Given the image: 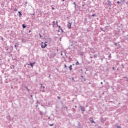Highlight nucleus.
I'll return each mask as SVG.
<instances>
[{
	"label": "nucleus",
	"instance_id": "obj_1",
	"mask_svg": "<svg viewBox=\"0 0 128 128\" xmlns=\"http://www.w3.org/2000/svg\"><path fill=\"white\" fill-rule=\"evenodd\" d=\"M47 43H48V42H46L45 43L42 42V44H41V48H45L46 47V46H48V44H46Z\"/></svg>",
	"mask_w": 128,
	"mask_h": 128
},
{
	"label": "nucleus",
	"instance_id": "obj_2",
	"mask_svg": "<svg viewBox=\"0 0 128 128\" xmlns=\"http://www.w3.org/2000/svg\"><path fill=\"white\" fill-rule=\"evenodd\" d=\"M40 86H41V88H40V92H44V86H42V84H40Z\"/></svg>",
	"mask_w": 128,
	"mask_h": 128
},
{
	"label": "nucleus",
	"instance_id": "obj_3",
	"mask_svg": "<svg viewBox=\"0 0 128 128\" xmlns=\"http://www.w3.org/2000/svg\"><path fill=\"white\" fill-rule=\"evenodd\" d=\"M67 26L68 28H69V30H70V28H72V23L70 22H68V24H67Z\"/></svg>",
	"mask_w": 128,
	"mask_h": 128
},
{
	"label": "nucleus",
	"instance_id": "obj_4",
	"mask_svg": "<svg viewBox=\"0 0 128 128\" xmlns=\"http://www.w3.org/2000/svg\"><path fill=\"white\" fill-rule=\"evenodd\" d=\"M80 108L82 112H84V110H86L84 106H80Z\"/></svg>",
	"mask_w": 128,
	"mask_h": 128
},
{
	"label": "nucleus",
	"instance_id": "obj_5",
	"mask_svg": "<svg viewBox=\"0 0 128 128\" xmlns=\"http://www.w3.org/2000/svg\"><path fill=\"white\" fill-rule=\"evenodd\" d=\"M34 64H36L35 62H32V63H30L29 64H28V66H32V68L34 67Z\"/></svg>",
	"mask_w": 128,
	"mask_h": 128
},
{
	"label": "nucleus",
	"instance_id": "obj_6",
	"mask_svg": "<svg viewBox=\"0 0 128 128\" xmlns=\"http://www.w3.org/2000/svg\"><path fill=\"white\" fill-rule=\"evenodd\" d=\"M90 122L92 124L94 122V124H96V122H94V118H90Z\"/></svg>",
	"mask_w": 128,
	"mask_h": 128
},
{
	"label": "nucleus",
	"instance_id": "obj_7",
	"mask_svg": "<svg viewBox=\"0 0 128 128\" xmlns=\"http://www.w3.org/2000/svg\"><path fill=\"white\" fill-rule=\"evenodd\" d=\"M69 70H72V65H70V66L69 67Z\"/></svg>",
	"mask_w": 128,
	"mask_h": 128
},
{
	"label": "nucleus",
	"instance_id": "obj_8",
	"mask_svg": "<svg viewBox=\"0 0 128 128\" xmlns=\"http://www.w3.org/2000/svg\"><path fill=\"white\" fill-rule=\"evenodd\" d=\"M56 24L58 26L59 28H62V27H60V26H58V21L56 22Z\"/></svg>",
	"mask_w": 128,
	"mask_h": 128
},
{
	"label": "nucleus",
	"instance_id": "obj_9",
	"mask_svg": "<svg viewBox=\"0 0 128 128\" xmlns=\"http://www.w3.org/2000/svg\"><path fill=\"white\" fill-rule=\"evenodd\" d=\"M54 24H56V22L54 21L52 24L53 26H54Z\"/></svg>",
	"mask_w": 128,
	"mask_h": 128
},
{
	"label": "nucleus",
	"instance_id": "obj_10",
	"mask_svg": "<svg viewBox=\"0 0 128 128\" xmlns=\"http://www.w3.org/2000/svg\"><path fill=\"white\" fill-rule=\"evenodd\" d=\"M76 66L80 65V62H78V61H77V62H76Z\"/></svg>",
	"mask_w": 128,
	"mask_h": 128
},
{
	"label": "nucleus",
	"instance_id": "obj_11",
	"mask_svg": "<svg viewBox=\"0 0 128 128\" xmlns=\"http://www.w3.org/2000/svg\"><path fill=\"white\" fill-rule=\"evenodd\" d=\"M18 12L20 16H22V13L20 12Z\"/></svg>",
	"mask_w": 128,
	"mask_h": 128
},
{
	"label": "nucleus",
	"instance_id": "obj_12",
	"mask_svg": "<svg viewBox=\"0 0 128 128\" xmlns=\"http://www.w3.org/2000/svg\"><path fill=\"white\" fill-rule=\"evenodd\" d=\"M22 26H23V28H26V26L24 25V24H22Z\"/></svg>",
	"mask_w": 128,
	"mask_h": 128
},
{
	"label": "nucleus",
	"instance_id": "obj_13",
	"mask_svg": "<svg viewBox=\"0 0 128 128\" xmlns=\"http://www.w3.org/2000/svg\"><path fill=\"white\" fill-rule=\"evenodd\" d=\"M108 58H112V55L110 54Z\"/></svg>",
	"mask_w": 128,
	"mask_h": 128
},
{
	"label": "nucleus",
	"instance_id": "obj_14",
	"mask_svg": "<svg viewBox=\"0 0 128 128\" xmlns=\"http://www.w3.org/2000/svg\"><path fill=\"white\" fill-rule=\"evenodd\" d=\"M94 58H98V55L94 54Z\"/></svg>",
	"mask_w": 128,
	"mask_h": 128
},
{
	"label": "nucleus",
	"instance_id": "obj_15",
	"mask_svg": "<svg viewBox=\"0 0 128 128\" xmlns=\"http://www.w3.org/2000/svg\"><path fill=\"white\" fill-rule=\"evenodd\" d=\"M73 4H74L75 8H76V2H74Z\"/></svg>",
	"mask_w": 128,
	"mask_h": 128
},
{
	"label": "nucleus",
	"instance_id": "obj_16",
	"mask_svg": "<svg viewBox=\"0 0 128 128\" xmlns=\"http://www.w3.org/2000/svg\"><path fill=\"white\" fill-rule=\"evenodd\" d=\"M64 68H67V66L66 64H64Z\"/></svg>",
	"mask_w": 128,
	"mask_h": 128
},
{
	"label": "nucleus",
	"instance_id": "obj_17",
	"mask_svg": "<svg viewBox=\"0 0 128 128\" xmlns=\"http://www.w3.org/2000/svg\"><path fill=\"white\" fill-rule=\"evenodd\" d=\"M27 88L28 91L30 92V89H28V88Z\"/></svg>",
	"mask_w": 128,
	"mask_h": 128
},
{
	"label": "nucleus",
	"instance_id": "obj_18",
	"mask_svg": "<svg viewBox=\"0 0 128 128\" xmlns=\"http://www.w3.org/2000/svg\"><path fill=\"white\" fill-rule=\"evenodd\" d=\"M115 46H118V43H115Z\"/></svg>",
	"mask_w": 128,
	"mask_h": 128
},
{
	"label": "nucleus",
	"instance_id": "obj_19",
	"mask_svg": "<svg viewBox=\"0 0 128 128\" xmlns=\"http://www.w3.org/2000/svg\"><path fill=\"white\" fill-rule=\"evenodd\" d=\"M126 2V0H123L122 2Z\"/></svg>",
	"mask_w": 128,
	"mask_h": 128
},
{
	"label": "nucleus",
	"instance_id": "obj_20",
	"mask_svg": "<svg viewBox=\"0 0 128 128\" xmlns=\"http://www.w3.org/2000/svg\"><path fill=\"white\" fill-rule=\"evenodd\" d=\"M54 126V124H50V126Z\"/></svg>",
	"mask_w": 128,
	"mask_h": 128
},
{
	"label": "nucleus",
	"instance_id": "obj_21",
	"mask_svg": "<svg viewBox=\"0 0 128 128\" xmlns=\"http://www.w3.org/2000/svg\"><path fill=\"white\" fill-rule=\"evenodd\" d=\"M117 4H120V2L119 1H118V2H117Z\"/></svg>",
	"mask_w": 128,
	"mask_h": 128
},
{
	"label": "nucleus",
	"instance_id": "obj_22",
	"mask_svg": "<svg viewBox=\"0 0 128 128\" xmlns=\"http://www.w3.org/2000/svg\"><path fill=\"white\" fill-rule=\"evenodd\" d=\"M52 10H54V7H52Z\"/></svg>",
	"mask_w": 128,
	"mask_h": 128
},
{
	"label": "nucleus",
	"instance_id": "obj_23",
	"mask_svg": "<svg viewBox=\"0 0 128 128\" xmlns=\"http://www.w3.org/2000/svg\"><path fill=\"white\" fill-rule=\"evenodd\" d=\"M92 16H94V14H92Z\"/></svg>",
	"mask_w": 128,
	"mask_h": 128
},
{
	"label": "nucleus",
	"instance_id": "obj_24",
	"mask_svg": "<svg viewBox=\"0 0 128 128\" xmlns=\"http://www.w3.org/2000/svg\"><path fill=\"white\" fill-rule=\"evenodd\" d=\"M14 47L16 48V45H15Z\"/></svg>",
	"mask_w": 128,
	"mask_h": 128
},
{
	"label": "nucleus",
	"instance_id": "obj_25",
	"mask_svg": "<svg viewBox=\"0 0 128 128\" xmlns=\"http://www.w3.org/2000/svg\"><path fill=\"white\" fill-rule=\"evenodd\" d=\"M70 60H72V58H70Z\"/></svg>",
	"mask_w": 128,
	"mask_h": 128
},
{
	"label": "nucleus",
	"instance_id": "obj_26",
	"mask_svg": "<svg viewBox=\"0 0 128 128\" xmlns=\"http://www.w3.org/2000/svg\"><path fill=\"white\" fill-rule=\"evenodd\" d=\"M112 68H113L114 70V67H113Z\"/></svg>",
	"mask_w": 128,
	"mask_h": 128
},
{
	"label": "nucleus",
	"instance_id": "obj_27",
	"mask_svg": "<svg viewBox=\"0 0 128 128\" xmlns=\"http://www.w3.org/2000/svg\"><path fill=\"white\" fill-rule=\"evenodd\" d=\"M42 112H40V115L42 116Z\"/></svg>",
	"mask_w": 128,
	"mask_h": 128
},
{
	"label": "nucleus",
	"instance_id": "obj_28",
	"mask_svg": "<svg viewBox=\"0 0 128 128\" xmlns=\"http://www.w3.org/2000/svg\"><path fill=\"white\" fill-rule=\"evenodd\" d=\"M100 84H102V82H101Z\"/></svg>",
	"mask_w": 128,
	"mask_h": 128
},
{
	"label": "nucleus",
	"instance_id": "obj_29",
	"mask_svg": "<svg viewBox=\"0 0 128 128\" xmlns=\"http://www.w3.org/2000/svg\"><path fill=\"white\" fill-rule=\"evenodd\" d=\"M30 96H31L32 98V95H31Z\"/></svg>",
	"mask_w": 128,
	"mask_h": 128
},
{
	"label": "nucleus",
	"instance_id": "obj_30",
	"mask_svg": "<svg viewBox=\"0 0 128 128\" xmlns=\"http://www.w3.org/2000/svg\"><path fill=\"white\" fill-rule=\"evenodd\" d=\"M40 38H42V36L40 35Z\"/></svg>",
	"mask_w": 128,
	"mask_h": 128
},
{
	"label": "nucleus",
	"instance_id": "obj_31",
	"mask_svg": "<svg viewBox=\"0 0 128 128\" xmlns=\"http://www.w3.org/2000/svg\"><path fill=\"white\" fill-rule=\"evenodd\" d=\"M58 98H60V97H59V96H58Z\"/></svg>",
	"mask_w": 128,
	"mask_h": 128
},
{
	"label": "nucleus",
	"instance_id": "obj_32",
	"mask_svg": "<svg viewBox=\"0 0 128 128\" xmlns=\"http://www.w3.org/2000/svg\"><path fill=\"white\" fill-rule=\"evenodd\" d=\"M62 2H64V0H62Z\"/></svg>",
	"mask_w": 128,
	"mask_h": 128
},
{
	"label": "nucleus",
	"instance_id": "obj_33",
	"mask_svg": "<svg viewBox=\"0 0 128 128\" xmlns=\"http://www.w3.org/2000/svg\"><path fill=\"white\" fill-rule=\"evenodd\" d=\"M75 108H76V106H75Z\"/></svg>",
	"mask_w": 128,
	"mask_h": 128
},
{
	"label": "nucleus",
	"instance_id": "obj_34",
	"mask_svg": "<svg viewBox=\"0 0 128 128\" xmlns=\"http://www.w3.org/2000/svg\"><path fill=\"white\" fill-rule=\"evenodd\" d=\"M72 80H74V78H72Z\"/></svg>",
	"mask_w": 128,
	"mask_h": 128
},
{
	"label": "nucleus",
	"instance_id": "obj_35",
	"mask_svg": "<svg viewBox=\"0 0 128 128\" xmlns=\"http://www.w3.org/2000/svg\"><path fill=\"white\" fill-rule=\"evenodd\" d=\"M48 119L50 120V117L48 118Z\"/></svg>",
	"mask_w": 128,
	"mask_h": 128
}]
</instances>
